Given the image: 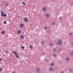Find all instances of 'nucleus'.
I'll use <instances>...</instances> for the list:
<instances>
[{
    "label": "nucleus",
    "instance_id": "5701e85b",
    "mask_svg": "<svg viewBox=\"0 0 73 73\" xmlns=\"http://www.w3.org/2000/svg\"><path fill=\"white\" fill-rule=\"evenodd\" d=\"M21 48H22L23 49H24V48H25V47L23 46H22L21 47Z\"/></svg>",
    "mask_w": 73,
    "mask_h": 73
},
{
    "label": "nucleus",
    "instance_id": "f3484780",
    "mask_svg": "<svg viewBox=\"0 0 73 73\" xmlns=\"http://www.w3.org/2000/svg\"><path fill=\"white\" fill-rule=\"evenodd\" d=\"M72 35H73V33L72 32L69 33V35H70V36H72Z\"/></svg>",
    "mask_w": 73,
    "mask_h": 73
},
{
    "label": "nucleus",
    "instance_id": "ddd939ff",
    "mask_svg": "<svg viewBox=\"0 0 73 73\" xmlns=\"http://www.w3.org/2000/svg\"><path fill=\"white\" fill-rule=\"evenodd\" d=\"M41 44H42V45H44V41H42V42H41Z\"/></svg>",
    "mask_w": 73,
    "mask_h": 73
},
{
    "label": "nucleus",
    "instance_id": "cd10ccee",
    "mask_svg": "<svg viewBox=\"0 0 73 73\" xmlns=\"http://www.w3.org/2000/svg\"><path fill=\"white\" fill-rule=\"evenodd\" d=\"M54 51H56V48H54Z\"/></svg>",
    "mask_w": 73,
    "mask_h": 73
},
{
    "label": "nucleus",
    "instance_id": "0eeeda50",
    "mask_svg": "<svg viewBox=\"0 0 73 73\" xmlns=\"http://www.w3.org/2000/svg\"><path fill=\"white\" fill-rule=\"evenodd\" d=\"M24 26V24L21 23L20 25V27H23V26Z\"/></svg>",
    "mask_w": 73,
    "mask_h": 73
},
{
    "label": "nucleus",
    "instance_id": "f03ea898",
    "mask_svg": "<svg viewBox=\"0 0 73 73\" xmlns=\"http://www.w3.org/2000/svg\"><path fill=\"white\" fill-rule=\"evenodd\" d=\"M1 17H3H3H5L7 16V15L4 14L3 10L1 11Z\"/></svg>",
    "mask_w": 73,
    "mask_h": 73
},
{
    "label": "nucleus",
    "instance_id": "7ed1b4c3",
    "mask_svg": "<svg viewBox=\"0 0 73 73\" xmlns=\"http://www.w3.org/2000/svg\"><path fill=\"white\" fill-rule=\"evenodd\" d=\"M57 45H61L62 44V41L61 40H59L58 42L57 43Z\"/></svg>",
    "mask_w": 73,
    "mask_h": 73
},
{
    "label": "nucleus",
    "instance_id": "2f4dec72",
    "mask_svg": "<svg viewBox=\"0 0 73 73\" xmlns=\"http://www.w3.org/2000/svg\"><path fill=\"white\" fill-rule=\"evenodd\" d=\"M59 19H62V18L61 17H60L59 18Z\"/></svg>",
    "mask_w": 73,
    "mask_h": 73
},
{
    "label": "nucleus",
    "instance_id": "dca6fc26",
    "mask_svg": "<svg viewBox=\"0 0 73 73\" xmlns=\"http://www.w3.org/2000/svg\"><path fill=\"white\" fill-rule=\"evenodd\" d=\"M1 33H2V34H4V33H5V32H4V31H3L1 32Z\"/></svg>",
    "mask_w": 73,
    "mask_h": 73
},
{
    "label": "nucleus",
    "instance_id": "a878e982",
    "mask_svg": "<svg viewBox=\"0 0 73 73\" xmlns=\"http://www.w3.org/2000/svg\"><path fill=\"white\" fill-rule=\"evenodd\" d=\"M5 52H6V53H8V51H7V50H5Z\"/></svg>",
    "mask_w": 73,
    "mask_h": 73
},
{
    "label": "nucleus",
    "instance_id": "2eb2a0df",
    "mask_svg": "<svg viewBox=\"0 0 73 73\" xmlns=\"http://www.w3.org/2000/svg\"><path fill=\"white\" fill-rule=\"evenodd\" d=\"M20 37L21 38H24V36H23L22 35Z\"/></svg>",
    "mask_w": 73,
    "mask_h": 73
},
{
    "label": "nucleus",
    "instance_id": "4be33fe9",
    "mask_svg": "<svg viewBox=\"0 0 73 73\" xmlns=\"http://www.w3.org/2000/svg\"><path fill=\"white\" fill-rule=\"evenodd\" d=\"M4 23L5 24H7V23H6V21H4Z\"/></svg>",
    "mask_w": 73,
    "mask_h": 73
},
{
    "label": "nucleus",
    "instance_id": "9d476101",
    "mask_svg": "<svg viewBox=\"0 0 73 73\" xmlns=\"http://www.w3.org/2000/svg\"><path fill=\"white\" fill-rule=\"evenodd\" d=\"M53 69V68H50L49 70H51V71H52Z\"/></svg>",
    "mask_w": 73,
    "mask_h": 73
},
{
    "label": "nucleus",
    "instance_id": "72a5a7b5",
    "mask_svg": "<svg viewBox=\"0 0 73 73\" xmlns=\"http://www.w3.org/2000/svg\"><path fill=\"white\" fill-rule=\"evenodd\" d=\"M61 50H62V49H60V51H61Z\"/></svg>",
    "mask_w": 73,
    "mask_h": 73
},
{
    "label": "nucleus",
    "instance_id": "f257e3e1",
    "mask_svg": "<svg viewBox=\"0 0 73 73\" xmlns=\"http://www.w3.org/2000/svg\"><path fill=\"white\" fill-rule=\"evenodd\" d=\"M12 52L15 55V56L16 57V58H19V55H18L17 52L16 51H13Z\"/></svg>",
    "mask_w": 73,
    "mask_h": 73
},
{
    "label": "nucleus",
    "instance_id": "b1692460",
    "mask_svg": "<svg viewBox=\"0 0 73 73\" xmlns=\"http://www.w3.org/2000/svg\"><path fill=\"white\" fill-rule=\"evenodd\" d=\"M71 55H73V51L71 52Z\"/></svg>",
    "mask_w": 73,
    "mask_h": 73
},
{
    "label": "nucleus",
    "instance_id": "aec40b11",
    "mask_svg": "<svg viewBox=\"0 0 73 73\" xmlns=\"http://www.w3.org/2000/svg\"><path fill=\"white\" fill-rule=\"evenodd\" d=\"M51 65H52V66H53V65H54V63H52L51 64Z\"/></svg>",
    "mask_w": 73,
    "mask_h": 73
},
{
    "label": "nucleus",
    "instance_id": "c756f323",
    "mask_svg": "<svg viewBox=\"0 0 73 73\" xmlns=\"http://www.w3.org/2000/svg\"><path fill=\"white\" fill-rule=\"evenodd\" d=\"M42 55L43 56H44V55H45V54H44V52L42 53Z\"/></svg>",
    "mask_w": 73,
    "mask_h": 73
},
{
    "label": "nucleus",
    "instance_id": "a19ab883",
    "mask_svg": "<svg viewBox=\"0 0 73 73\" xmlns=\"http://www.w3.org/2000/svg\"><path fill=\"white\" fill-rule=\"evenodd\" d=\"M0 51H1V50H0Z\"/></svg>",
    "mask_w": 73,
    "mask_h": 73
},
{
    "label": "nucleus",
    "instance_id": "f8f14e48",
    "mask_svg": "<svg viewBox=\"0 0 73 73\" xmlns=\"http://www.w3.org/2000/svg\"><path fill=\"white\" fill-rule=\"evenodd\" d=\"M21 33V30L18 31L17 33L18 34H19V33Z\"/></svg>",
    "mask_w": 73,
    "mask_h": 73
},
{
    "label": "nucleus",
    "instance_id": "6e6552de",
    "mask_svg": "<svg viewBox=\"0 0 73 73\" xmlns=\"http://www.w3.org/2000/svg\"><path fill=\"white\" fill-rule=\"evenodd\" d=\"M66 61H69V60H70V58L69 57H67L66 58Z\"/></svg>",
    "mask_w": 73,
    "mask_h": 73
},
{
    "label": "nucleus",
    "instance_id": "6ab92c4d",
    "mask_svg": "<svg viewBox=\"0 0 73 73\" xmlns=\"http://www.w3.org/2000/svg\"><path fill=\"white\" fill-rule=\"evenodd\" d=\"M69 71L70 72H72V69L71 68L69 69Z\"/></svg>",
    "mask_w": 73,
    "mask_h": 73
},
{
    "label": "nucleus",
    "instance_id": "58836bf2",
    "mask_svg": "<svg viewBox=\"0 0 73 73\" xmlns=\"http://www.w3.org/2000/svg\"><path fill=\"white\" fill-rule=\"evenodd\" d=\"M1 30V28H0V31Z\"/></svg>",
    "mask_w": 73,
    "mask_h": 73
},
{
    "label": "nucleus",
    "instance_id": "473e14b6",
    "mask_svg": "<svg viewBox=\"0 0 73 73\" xmlns=\"http://www.w3.org/2000/svg\"><path fill=\"white\" fill-rule=\"evenodd\" d=\"M54 24H55L54 23H52V25H54Z\"/></svg>",
    "mask_w": 73,
    "mask_h": 73
},
{
    "label": "nucleus",
    "instance_id": "a211bd4d",
    "mask_svg": "<svg viewBox=\"0 0 73 73\" xmlns=\"http://www.w3.org/2000/svg\"><path fill=\"white\" fill-rule=\"evenodd\" d=\"M44 61H46L47 62H48V61H49V60L48 59H45Z\"/></svg>",
    "mask_w": 73,
    "mask_h": 73
},
{
    "label": "nucleus",
    "instance_id": "e433bc0d",
    "mask_svg": "<svg viewBox=\"0 0 73 73\" xmlns=\"http://www.w3.org/2000/svg\"><path fill=\"white\" fill-rule=\"evenodd\" d=\"M12 73H15V72H12Z\"/></svg>",
    "mask_w": 73,
    "mask_h": 73
},
{
    "label": "nucleus",
    "instance_id": "9b49d317",
    "mask_svg": "<svg viewBox=\"0 0 73 73\" xmlns=\"http://www.w3.org/2000/svg\"><path fill=\"white\" fill-rule=\"evenodd\" d=\"M52 55H53L55 57H57V55L55 53L52 54Z\"/></svg>",
    "mask_w": 73,
    "mask_h": 73
},
{
    "label": "nucleus",
    "instance_id": "423d86ee",
    "mask_svg": "<svg viewBox=\"0 0 73 73\" xmlns=\"http://www.w3.org/2000/svg\"><path fill=\"white\" fill-rule=\"evenodd\" d=\"M42 9H43V12H45V11H46V8L45 7H43L42 8Z\"/></svg>",
    "mask_w": 73,
    "mask_h": 73
},
{
    "label": "nucleus",
    "instance_id": "f704fd0d",
    "mask_svg": "<svg viewBox=\"0 0 73 73\" xmlns=\"http://www.w3.org/2000/svg\"><path fill=\"white\" fill-rule=\"evenodd\" d=\"M1 60H2V58H1L0 59V61H1Z\"/></svg>",
    "mask_w": 73,
    "mask_h": 73
},
{
    "label": "nucleus",
    "instance_id": "393cba45",
    "mask_svg": "<svg viewBox=\"0 0 73 73\" xmlns=\"http://www.w3.org/2000/svg\"><path fill=\"white\" fill-rule=\"evenodd\" d=\"M50 45L51 46H53V44L51 43Z\"/></svg>",
    "mask_w": 73,
    "mask_h": 73
},
{
    "label": "nucleus",
    "instance_id": "412c9836",
    "mask_svg": "<svg viewBox=\"0 0 73 73\" xmlns=\"http://www.w3.org/2000/svg\"><path fill=\"white\" fill-rule=\"evenodd\" d=\"M22 3L23 4H24V5H25V3H24V2H22Z\"/></svg>",
    "mask_w": 73,
    "mask_h": 73
},
{
    "label": "nucleus",
    "instance_id": "1a4fd4ad",
    "mask_svg": "<svg viewBox=\"0 0 73 73\" xmlns=\"http://www.w3.org/2000/svg\"><path fill=\"white\" fill-rule=\"evenodd\" d=\"M45 16L46 17H49L50 16L49 15V14H46Z\"/></svg>",
    "mask_w": 73,
    "mask_h": 73
},
{
    "label": "nucleus",
    "instance_id": "39448f33",
    "mask_svg": "<svg viewBox=\"0 0 73 73\" xmlns=\"http://www.w3.org/2000/svg\"><path fill=\"white\" fill-rule=\"evenodd\" d=\"M23 21L24 22H25V23H27V22H28V18L27 17H25L23 19Z\"/></svg>",
    "mask_w": 73,
    "mask_h": 73
},
{
    "label": "nucleus",
    "instance_id": "20e7f679",
    "mask_svg": "<svg viewBox=\"0 0 73 73\" xmlns=\"http://www.w3.org/2000/svg\"><path fill=\"white\" fill-rule=\"evenodd\" d=\"M41 72V69L40 68H37V73H40Z\"/></svg>",
    "mask_w": 73,
    "mask_h": 73
},
{
    "label": "nucleus",
    "instance_id": "ea45409f",
    "mask_svg": "<svg viewBox=\"0 0 73 73\" xmlns=\"http://www.w3.org/2000/svg\"><path fill=\"white\" fill-rule=\"evenodd\" d=\"M30 73H32V72H30Z\"/></svg>",
    "mask_w": 73,
    "mask_h": 73
},
{
    "label": "nucleus",
    "instance_id": "c9c22d12",
    "mask_svg": "<svg viewBox=\"0 0 73 73\" xmlns=\"http://www.w3.org/2000/svg\"><path fill=\"white\" fill-rule=\"evenodd\" d=\"M61 73H64V72H62V71Z\"/></svg>",
    "mask_w": 73,
    "mask_h": 73
},
{
    "label": "nucleus",
    "instance_id": "7c9ffc66",
    "mask_svg": "<svg viewBox=\"0 0 73 73\" xmlns=\"http://www.w3.org/2000/svg\"><path fill=\"white\" fill-rule=\"evenodd\" d=\"M47 27H45L44 28V29H46Z\"/></svg>",
    "mask_w": 73,
    "mask_h": 73
},
{
    "label": "nucleus",
    "instance_id": "c85d7f7f",
    "mask_svg": "<svg viewBox=\"0 0 73 73\" xmlns=\"http://www.w3.org/2000/svg\"><path fill=\"white\" fill-rule=\"evenodd\" d=\"M30 48H32V46H30Z\"/></svg>",
    "mask_w": 73,
    "mask_h": 73
},
{
    "label": "nucleus",
    "instance_id": "bb28decb",
    "mask_svg": "<svg viewBox=\"0 0 73 73\" xmlns=\"http://www.w3.org/2000/svg\"><path fill=\"white\" fill-rule=\"evenodd\" d=\"M2 70H1V67H0V72H1Z\"/></svg>",
    "mask_w": 73,
    "mask_h": 73
},
{
    "label": "nucleus",
    "instance_id": "4c0bfd02",
    "mask_svg": "<svg viewBox=\"0 0 73 73\" xmlns=\"http://www.w3.org/2000/svg\"><path fill=\"white\" fill-rule=\"evenodd\" d=\"M71 5H73V3H72Z\"/></svg>",
    "mask_w": 73,
    "mask_h": 73
},
{
    "label": "nucleus",
    "instance_id": "4468645a",
    "mask_svg": "<svg viewBox=\"0 0 73 73\" xmlns=\"http://www.w3.org/2000/svg\"><path fill=\"white\" fill-rule=\"evenodd\" d=\"M8 5H9V3H6L5 4V6H8Z\"/></svg>",
    "mask_w": 73,
    "mask_h": 73
}]
</instances>
